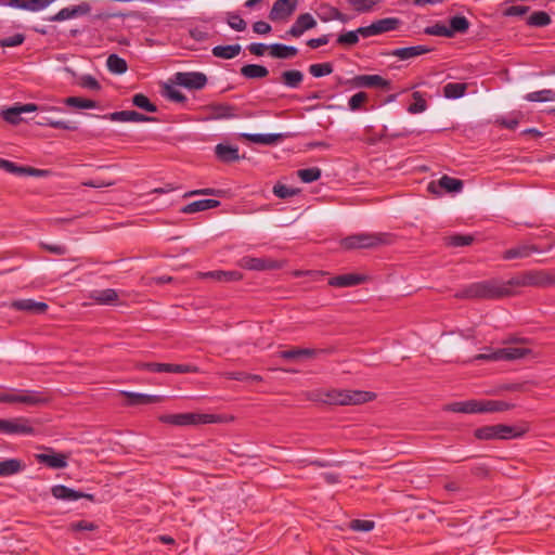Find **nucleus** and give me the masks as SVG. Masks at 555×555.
I'll use <instances>...</instances> for the list:
<instances>
[{"instance_id":"nucleus-15","label":"nucleus","mask_w":555,"mask_h":555,"mask_svg":"<svg viewBox=\"0 0 555 555\" xmlns=\"http://www.w3.org/2000/svg\"><path fill=\"white\" fill-rule=\"evenodd\" d=\"M91 8L88 3H81L79 5L64 8L60 10L56 14L50 16L48 21L50 22H63L65 20L75 18L78 16L87 15L90 12Z\"/></svg>"},{"instance_id":"nucleus-14","label":"nucleus","mask_w":555,"mask_h":555,"mask_svg":"<svg viewBox=\"0 0 555 555\" xmlns=\"http://www.w3.org/2000/svg\"><path fill=\"white\" fill-rule=\"evenodd\" d=\"M49 453L35 454L38 463L44 464L50 468L61 469L67 466V456L63 453H55L52 449H48Z\"/></svg>"},{"instance_id":"nucleus-29","label":"nucleus","mask_w":555,"mask_h":555,"mask_svg":"<svg viewBox=\"0 0 555 555\" xmlns=\"http://www.w3.org/2000/svg\"><path fill=\"white\" fill-rule=\"evenodd\" d=\"M220 205V202L217 199H199L192 202L181 208V212L183 214H195L198 211H204L207 209L216 208Z\"/></svg>"},{"instance_id":"nucleus-44","label":"nucleus","mask_w":555,"mask_h":555,"mask_svg":"<svg viewBox=\"0 0 555 555\" xmlns=\"http://www.w3.org/2000/svg\"><path fill=\"white\" fill-rule=\"evenodd\" d=\"M376 395L363 390H349V405L362 404L372 401Z\"/></svg>"},{"instance_id":"nucleus-2","label":"nucleus","mask_w":555,"mask_h":555,"mask_svg":"<svg viewBox=\"0 0 555 555\" xmlns=\"http://www.w3.org/2000/svg\"><path fill=\"white\" fill-rule=\"evenodd\" d=\"M392 242L393 236L389 233H358L343 238L340 246L344 249L376 248Z\"/></svg>"},{"instance_id":"nucleus-43","label":"nucleus","mask_w":555,"mask_h":555,"mask_svg":"<svg viewBox=\"0 0 555 555\" xmlns=\"http://www.w3.org/2000/svg\"><path fill=\"white\" fill-rule=\"evenodd\" d=\"M106 65L111 73L117 74V75L126 73V70L128 68L127 62L122 57L118 56L117 54H111L107 57Z\"/></svg>"},{"instance_id":"nucleus-58","label":"nucleus","mask_w":555,"mask_h":555,"mask_svg":"<svg viewBox=\"0 0 555 555\" xmlns=\"http://www.w3.org/2000/svg\"><path fill=\"white\" fill-rule=\"evenodd\" d=\"M348 3L360 13L370 12L376 5L377 0H348Z\"/></svg>"},{"instance_id":"nucleus-19","label":"nucleus","mask_w":555,"mask_h":555,"mask_svg":"<svg viewBox=\"0 0 555 555\" xmlns=\"http://www.w3.org/2000/svg\"><path fill=\"white\" fill-rule=\"evenodd\" d=\"M542 251L537 245L533 244H519L515 247L506 249L502 258L505 260H513L518 258H527L533 253Z\"/></svg>"},{"instance_id":"nucleus-18","label":"nucleus","mask_w":555,"mask_h":555,"mask_svg":"<svg viewBox=\"0 0 555 555\" xmlns=\"http://www.w3.org/2000/svg\"><path fill=\"white\" fill-rule=\"evenodd\" d=\"M315 26L317 21L314 20V17L310 13H304L296 18L295 23L287 30V35L298 38L306 30L312 29Z\"/></svg>"},{"instance_id":"nucleus-35","label":"nucleus","mask_w":555,"mask_h":555,"mask_svg":"<svg viewBox=\"0 0 555 555\" xmlns=\"http://www.w3.org/2000/svg\"><path fill=\"white\" fill-rule=\"evenodd\" d=\"M37 124L39 126H50L55 129H64L69 131H75L78 129L77 124L74 121L56 120L47 116H39Z\"/></svg>"},{"instance_id":"nucleus-53","label":"nucleus","mask_w":555,"mask_h":555,"mask_svg":"<svg viewBox=\"0 0 555 555\" xmlns=\"http://www.w3.org/2000/svg\"><path fill=\"white\" fill-rule=\"evenodd\" d=\"M162 94L166 99L177 102V103H183L186 101V96L181 91H179L178 89H176L175 87H172L170 85L164 86Z\"/></svg>"},{"instance_id":"nucleus-5","label":"nucleus","mask_w":555,"mask_h":555,"mask_svg":"<svg viewBox=\"0 0 555 555\" xmlns=\"http://www.w3.org/2000/svg\"><path fill=\"white\" fill-rule=\"evenodd\" d=\"M159 422L172 426H191L201 424L216 423L217 417L212 414L204 413H179V414H164L158 417Z\"/></svg>"},{"instance_id":"nucleus-26","label":"nucleus","mask_w":555,"mask_h":555,"mask_svg":"<svg viewBox=\"0 0 555 555\" xmlns=\"http://www.w3.org/2000/svg\"><path fill=\"white\" fill-rule=\"evenodd\" d=\"M89 298L100 305H112L118 300V294L113 288L94 289L90 293Z\"/></svg>"},{"instance_id":"nucleus-64","label":"nucleus","mask_w":555,"mask_h":555,"mask_svg":"<svg viewBox=\"0 0 555 555\" xmlns=\"http://www.w3.org/2000/svg\"><path fill=\"white\" fill-rule=\"evenodd\" d=\"M366 101L367 94L365 92H358L349 99L348 105L351 111H358Z\"/></svg>"},{"instance_id":"nucleus-38","label":"nucleus","mask_w":555,"mask_h":555,"mask_svg":"<svg viewBox=\"0 0 555 555\" xmlns=\"http://www.w3.org/2000/svg\"><path fill=\"white\" fill-rule=\"evenodd\" d=\"M499 425V439H513L522 437L528 428L527 427H518V426H508L503 424Z\"/></svg>"},{"instance_id":"nucleus-47","label":"nucleus","mask_w":555,"mask_h":555,"mask_svg":"<svg viewBox=\"0 0 555 555\" xmlns=\"http://www.w3.org/2000/svg\"><path fill=\"white\" fill-rule=\"evenodd\" d=\"M525 99L530 102H548L555 101V91L551 89H544L528 93Z\"/></svg>"},{"instance_id":"nucleus-30","label":"nucleus","mask_w":555,"mask_h":555,"mask_svg":"<svg viewBox=\"0 0 555 555\" xmlns=\"http://www.w3.org/2000/svg\"><path fill=\"white\" fill-rule=\"evenodd\" d=\"M298 53L297 48L293 46H285L282 43H272L269 46V54L275 59H291Z\"/></svg>"},{"instance_id":"nucleus-10","label":"nucleus","mask_w":555,"mask_h":555,"mask_svg":"<svg viewBox=\"0 0 555 555\" xmlns=\"http://www.w3.org/2000/svg\"><path fill=\"white\" fill-rule=\"evenodd\" d=\"M297 0H276L269 13L273 22L287 20L296 10Z\"/></svg>"},{"instance_id":"nucleus-20","label":"nucleus","mask_w":555,"mask_h":555,"mask_svg":"<svg viewBox=\"0 0 555 555\" xmlns=\"http://www.w3.org/2000/svg\"><path fill=\"white\" fill-rule=\"evenodd\" d=\"M121 395L127 398L128 405H146L162 402L163 398L155 395H146L140 392L121 391Z\"/></svg>"},{"instance_id":"nucleus-40","label":"nucleus","mask_w":555,"mask_h":555,"mask_svg":"<svg viewBox=\"0 0 555 555\" xmlns=\"http://www.w3.org/2000/svg\"><path fill=\"white\" fill-rule=\"evenodd\" d=\"M204 278H211L219 282L238 281L242 274L237 271H209L202 274Z\"/></svg>"},{"instance_id":"nucleus-52","label":"nucleus","mask_w":555,"mask_h":555,"mask_svg":"<svg viewBox=\"0 0 555 555\" xmlns=\"http://www.w3.org/2000/svg\"><path fill=\"white\" fill-rule=\"evenodd\" d=\"M309 73L315 78L327 76L333 73V65L328 62L311 64L309 66Z\"/></svg>"},{"instance_id":"nucleus-16","label":"nucleus","mask_w":555,"mask_h":555,"mask_svg":"<svg viewBox=\"0 0 555 555\" xmlns=\"http://www.w3.org/2000/svg\"><path fill=\"white\" fill-rule=\"evenodd\" d=\"M104 119H108L111 121H120V122H141V121H154L155 118L145 116L135 111H120L109 113L107 115L102 116Z\"/></svg>"},{"instance_id":"nucleus-49","label":"nucleus","mask_w":555,"mask_h":555,"mask_svg":"<svg viewBox=\"0 0 555 555\" xmlns=\"http://www.w3.org/2000/svg\"><path fill=\"white\" fill-rule=\"evenodd\" d=\"M528 25L534 27H544L551 23L550 15L544 11L533 12L528 18Z\"/></svg>"},{"instance_id":"nucleus-42","label":"nucleus","mask_w":555,"mask_h":555,"mask_svg":"<svg viewBox=\"0 0 555 555\" xmlns=\"http://www.w3.org/2000/svg\"><path fill=\"white\" fill-rule=\"evenodd\" d=\"M499 352L500 360H517L530 353V350L526 348L507 347L499 349Z\"/></svg>"},{"instance_id":"nucleus-6","label":"nucleus","mask_w":555,"mask_h":555,"mask_svg":"<svg viewBox=\"0 0 555 555\" xmlns=\"http://www.w3.org/2000/svg\"><path fill=\"white\" fill-rule=\"evenodd\" d=\"M207 76L201 72H178L173 82L189 90H202L207 85Z\"/></svg>"},{"instance_id":"nucleus-50","label":"nucleus","mask_w":555,"mask_h":555,"mask_svg":"<svg viewBox=\"0 0 555 555\" xmlns=\"http://www.w3.org/2000/svg\"><path fill=\"white\" fill-rule=\"evenodd\" d=\"M132 103L134 106L144 109L150 113H155L157 111V107L155 104H153L149 98L142 93H137L132 98Z\"/></svg>"},{"instance_id":"nucleus-1","label":"nucleus","mask_w":555,"mask_h":555,"mask_svg":"<svg viewBox=\"0 0 555 555\" xmlns=\"http://www.w3.org/2000/svg\"><path fill=\"white\" fill-rule=\"evenodd\" d=\"M513 286L508 281L487 280L472 283L456 294L457 298L465 299H496L514 295Z\"/></svg>"},{"instance_id":"nucleus-63","label":"nucleus","mask_w":555,"mask_h":555,"mask_svg":"<svg viewBox=\"0 0 555 555\" xmlns=\"http://www.w3.org/2000/svg\"><path fill=\"white\" fill-rule=\"evenodd\" d=\"M79 86L85 89L98 91L101 89L100 82L91 75H83L79 78Z\"/></svg>"},{"instance_id":"nucleus-34","label":"nucleus","mask_w":555,"mask_h":555,"mask_svg":"<svg viewBox=\"0 0 555 555\" xmlns=\"http://www.w3.org/2000/svg\"><path fill=\"white\" fill-rule=\"evenodd\" d=\"M280 79L284 86L297 89L304 81V74L298 69H289L283 72Z\"/></svg>"},{"instance_id":"nucleus-28","label":"nucleus","mask_w":555,"mask_h":555,"mask_svg":"<svg viewBox=\"0 0 555 555\" xmlns=\"http://www.w3.org/2000/svg\"><path fill=\"white\" fill-rule=\"evenodd\" d=\"M349 390L333 389L322 395L321 401L328 404L349 405Z\"/></svg>"},{"instance_id":"nucleus-32","label":"nucleus","mask_w":555,"mask_h":555,"mask_svg":"<svg viewBox=\"0 0 555 555\" xmlns=\"http://www.w3.org/2000/svg\"><path fill=\"white\" fill-rule=\"evenodd\" d=\"M215 152L218 159L223 163H232L240 159L238 149L232 145L218 144Z\"/></svg>"},{"instance_id":"nucleus-31","label":"nucleus","mask_w":555,"mask_h":555,"mask_svg":"<svg viewBox=\"0 0 555 555\" xmlns=\"http://www.w3.org/2000/svg\"><path fill=\"white\" fill-rule=\"evenodd\" d=\"M317 351L314 349L309 348H295L291 350H284L279 352V357L285 360L291 361H300L304 359L312 358Z\"/></svg>"},{"instance_id":"nucleus-11","label":"nucleus","mask_w":555,"mask_h":555,"mask_svg":"<svg viewBox=\"0 0 555 555\" xmlns=\"http://www.w3.org/2000/svg\"><path fill=\"white\" fill-rule=\"evenodd\" d=\"M9 308L30 314H43L48 310V305L43 301L26 298L11 301Z\"/></svg>"},{"instance_id":"nucleus-36","label":"nucleus","mask_w":555,"mask_h":555,"mask_svg":"<svg viewBox=\"0 0 555 555\" xmlns=\"http://www.w3.org/2000/svg\"><path fill=\"white\" fill-rule=\"evenodd\" d=\"M241 74L248 79L264 78L269 75L266 66L258 64H247L241 68Z\"/></svg>"},{"instance_id":"nucleus-37","label":"nucleus","mask_w":555,"mask_h":555,"mask_svg":"<svg viewBox=\"0 0 555 555\" xmlns=\"http://www.w3.org/2000/svg\"><path fill=\"white\" fill-rule=\"evenodd\" d=\"M470 23L463 15H456L450 18V26L448 27L449 31H451V38L455 36V34H465L469 29Z\"/></svg>"},{"instance_id":"nucleus-4","label":"nucleus","mask_w":555,"mask_h":555,"mask_svg":"<svg viewBox=\"0 0 555 555\" xmlns=\"http://www.w3.org/2000/svg\"><path fill=\"white\" fill-rule=\"evenodd\" d=\"M513 287H547L555 284V274L547 270H530L508 280Z\"/></svg>"},{"instance_id":"nucleus-21","label":"nucleus","mask_w":555,"mask_h":555,"mask_svg":"<svg viewBox=\"0 0 555 555\" xmlns=\"http://www.w3.org/2000/svg\"><path fill=\"white\" fill-rule=\"evenodd\" d=\"M366 280L364 275L349 273L337 275L328 280V285L334 287H351L363 283Z\"/></svg>"},{"instance_id":"nucleus-41","label":"nucleus","mask_w":555,"mask_h":555,"mask_svg":"<svg viewBox=\"0 0 555 555\" xmlns=\"http://www.w3.org/2000/svg\"><path fill=\"white\" fill-rule=\"evenodd\" d=\"M22 470V463L17 459H9L0 462V476L8 477Z\"/></svg>"},{"instance_id":"nucleus-59","label":"nucleus","mask_w":555,"mask_h":555,"mask_svg":"<svg viewBox=\"0 0 555 555\" xmlns=\"http://www.w3.org/2000/svg\"><path fill=\"white\" fill-rule=\"evenodd\" d=\"M424 34L429 35V36H441V37L451 38V31H449V29L446 25L440 24V23H437L431 26H427L424 29Z\"/></svg>"},{"instance_id":"nucleus-51","label":"nucleus","mask_w":555,"mask_h":555,"mask_svg":"<svg viewBox=\"0 0 555 555\" xmlns=\"http://www.w3.org/2000/svg\"><path fill=\"white\" fill-rule=\"evenodd\" d=\"M297 176L305 183H311L320 179L321 169L318 167L300 169L297 171Z\"/></svg>"},{"instance_id":"nucleus-48","label":"nucleus","mask_w":555,"mask_h":555,"mask_svg":"<svg viewBox=\"0 0 555 555\" xmlns=\"http://www.w3.org/2000/svg\"><path fill=\"white\" fill-rule=\"evenodd\" d=\"M212 118H233L235 116L234 108L228 104H216L210 106Z\"/></svg>"},{"instance_id":"nucleus-22","label":"nucleus","mask_w":555,"mask_h":555,"mask_svg":"<svg viewBox=\"0 0 555 555\" xmlns=\"http://www.w3.org/2000/svg\"><path fill=\"white\" fill-rule=\"evenodd\" d=\"M443 411L453 413H479V400L457 401L446 404Z\"/></svg>"},{"instance_id":"nucleus-39","label":"nucleus","mask_w":555,"mask_h":555,"mask_svg":"<svg viewBox=\"0 0 555 555\" xmlns=\"http://www.w3.org/2000/svg\"><path fill=\"white\" fill-rule=\"evenodd\" d=\"M468 85L465 82H449L443 87V95L447 99H459L462 98Z\"/></svg>"},{"instance_id":"nucleus-23","label":"nucleus","mask_w":555,"mask_h":555,"mask_svg":"<svg viewBox=\"0 0 555 555\" xmlns=\"http://www.w3.org/2000/svg\"><path fill=\"white\" fill-rule=\"evenodd\" d=\"M514 408V403L503 400H479V413L504 412Z\"/></svg>"},{"instance_id":"nucleus-46","label":"nucleus","mask_w":555,"mask_h":555,"mask_svg":"<svg viewBox=\"0 0 555 555\" xmlns=\"http://www.w3.org/2000/svg\"><path fill=\"white\" fill-rule=\"evenodd\" d=\"M64 103L70 107L90 109L98 106L96 102L89 99H82L79 96H69L64 100Z\"/></svg>"},{"instance_id":"nucleus-62","label":"nucleus","mask_w":555,"mask_h":555,"mask_svg":"<svg viewBox=\"0 0 555 555\" xmlns=\"http://www.w3.org/2000/svg\"><path fill=\"white\" fill-rule=\"evenodd\" d=\"M21 114L18 105L2 112L4 120L13 125L18 124L22 120Z\"/></svg>"},{"instance_id":"nucleus-25","label":"nucleus","mask_w":555,"mask_h":555,"mask_svg":"<svg viewBox=\"0 0 555 555\" xmlns=\"http://www.w3.org/2000/svg\"><path fill=\"white\" fill-rule=\"evenodd\" d=\"M53 1L54 0H10L8 4L12 8L37 12L50 5Z\"/></svg>"},{"instance_id":"nucleus-33","label":"nucleus","mask_w":555,"mask_h":555,"mask_svg":"<svg viewBox=\"0 0 555 555\" xmlns=\"http://www.w3.org/2000/svg\"><path fill=\"white\" fill-rule=\"evenodd\" d=\"M242 51L240 44L216 46L212 48L211 53L215 57L231 60L237 56Z\"/></svg>"},{"instance_id":"nucleus-17","label":"nucleus","mask_w":555,"mask_h":555,"mask_svg":"<svg viewBox=\"0 0 555 555\" xmlns=\"http://www.w3.org/2000/svg\"><path fill=\"white\" fill-rule=\"evenodd\" d=\"M51 492L55 499L62 501H77L82 498H86L91 501L94 500L93 494L76 491L63 485H56L52 487Z\"/></svg>"},{"instance_id":"nucleus-61","label":"nucleus","mask_w":555,"mask_h":555,"mask_svg":"<svg viewBox=\"0 0 555 555\" xmlns=\"http://www.w3.org/2000/svg\"><path fill=\"white\" fill-rule=\"evenodd\" d=\"M137 367L140 370H146L154 373H167L168 363H156V362H142L138 363Z\"/></svg>"},{"instance_id":"nucleus-12","label":"nucleus","mask_w":555,"mask_h":555,"mask_svg":"<svg viewBox=\"0 0 555 555\" xmlns=\"http://www.w3.org/2000/svg\"><path fill=\"white\" fill-rule=\"evenodd\" d=\"M352 85L357 88L390 89V81L379 75H358L352 79Z\"/></svg>"},{"instance_id":"nucleus-3","label":"nucleus","mask_w":555,"mask_h":555,"mask_svg":"<svg viewBox=\"0 0 555 555\" xmlns=\"http://www.w3.org/2000/svg\"><path fill=\"white\" fill-rule=\"evenodd\" d=\"M51 393L48 390L22 389L0 393V402L22 403L27 406H41L51 401Z\"/></svg>"},{"instance_id":"nucleus-55","label":"nucleus","mask_w":555,"mask_h":555,"mask_svg":"<svg viewBox=\"0 0 555 555\" xmlns=\"http://www.w3.org/2000/svg\"><path fill=\"white\" fill-rule=\"evenodd\" d=\"M447 244L453 247L468 246L473 243L474 237L472 235L456 234L446 238Z\"/></svg>"},{"instance_id":"nucleus-27","label":"nucleus","mask_w":555,"mask_h":555,"mask_svg":"<svg viewBox=\"0 0 555 555\" xmlns=\"http://www.w3.org/2000/svg\"><path fill=\"white\" fill-rule=\"evenodd\" d=\"M242 138L261 145H274L283 139L281 133L259 134V133H242Z\"/></svg>"},{"instance_id":"nucleus-60","label":"nucleus","mask_w":555,"mask_h":555,"mask_svg":"<svg viewBox=\"0 0 555 555\" xmlns=\"http://www.w3.org/2000/svg\"><path fill=\"white\" fill-rule=\"evenodd\" d=\"M413 98L415 102L408 107V112L411 114H418L425 112L427 108V103L423 99L422 94L420 92H414Z\"/></svg>"},{"instance_id":"nucleus-9","label":"nucleus","mask_w":555,"mask_h":555,"mask_svg":"<svg viewBox=\"0 0 555 555\" xmlns=\"http://www.w3.org/2000/svg\"><path fill=\"white\" fill-rule=\"evenodd\" d=\"M238 266L243 269L253 271H266L281 268V264L276 260L250 256H245L241 258L238 261Z\"/></svg>"},{"instance_id":"nucleus-13","label":"nucleus","mask_w":555,"mask_h":555,"mask_svg":"<svg viewBox=\"0 0 555 555\" xmlns=\"http://www.w3.org/2000/svg\"><path fill=\"white\" fill-rule=\"evenodd\" d=\"M441 189L450 193H456L463 189V182L449 176H442L438 181H431L428 184V191L433 194H440Z\"/></svg>"},{"instance_id":"nucleus-56","label":"nucleus","mask_w":555,"mask_h":555,"mask_svg":"<svg viewBox=\"0 0 555 555\" xmlns=\"http://www.w3.org/2000/svg\"><path fill=\"white\" fill-rule=\"evenodd\" d=\"M227 377L229 379H233V380L250 382V383H259L262 380V377L260 375L248 374L245 372H230V373H227Z\"/></svg>"},{"instance_id":"nucleus-7","label":"nucleus","mask_w":555,"mask_h":555,"mask_svg":"<svg viewBox=\"0 0 555 555\" xmlns=\"http://www.w3.org/2000/svg\"><path fill=\"white\" fill-rule=\"evenodd\" d=\"M400 21L396 17H386L372 23L369 26L359 27V33L364 38L377 36L383 33L391 31L398 28Z\"/></svg>"},{"instance_id":"nucleus-45","label":"nucleus","mask_w":555,"mask_h":555,"mask_svg":"<svg viewBox=\"0 0 555 555\" xmlns=\"http://www.w3.org/2000/svg\"><path fill=\"white\" fill-rule=\"evenodd\" d=\"M475 437L480 440L499 439V425H488L477 428Z\"/></svg>"},{"instance_id":"nucleus-24","label":"nucleus","mask_w":555,"mask_h":555,"mask_svg":"<svg viewBox=\"0 0 555 555\" xmlns=\"http://www.w3.org/2000/svg\"><path fill=\"white\" fill-rule=\"evenodd\" d=\"M433 49L426 46H414L398 48L390 52V55L396 56L400 60H409L418 55L430 52Z\"/></svg>"},{"instance_id":"nucleus-54","label":"nucleus","mask_w":555,"mask_h":555,"mask_svg":"<svg viewBox=\"0 0 555 555\" xmlns=\"http://www.w3.org/2000/svg\"><path fill=\"white\" fill-rule=\"evenodd\" d=\"M227 23L232 29L236 31H244L247 27L246 22L234 12L227 13Z\"/></svg>"},{"instance_id":"nucleus-57","label":"nucleus","mask_w":555,"mask_h":555,"mask_svg":"<svg viewBox=\"0 0 555 555\" xmlns=\"http://www.w3.org/2000/svg\"><path fill=\"white\" fill-rule=\"evenodd\" d=\"M359 36H361L359 28L357 30L340 34L337 38V43L344 46H354L359 42Z\"/></svg>"},{"instance_id":"nucleus-8","label":"nucleus","mask_w":555,"mask_h":555,"mask_svg":"<svg viewBox=\"0 0 555 555\" xmlns=\"http://www.w3.org/2000/svg\"><path fill=\"white\" fill-rule=\"evenodd\" d=\"M0 434H21V435H31L34 434V428L30 424V421L24 417L13 418V420H1L0 418Z\"/></svg>"}]
</instances>
